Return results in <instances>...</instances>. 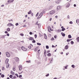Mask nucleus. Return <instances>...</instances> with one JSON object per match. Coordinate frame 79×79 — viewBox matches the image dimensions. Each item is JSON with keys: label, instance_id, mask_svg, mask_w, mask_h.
<instances>
[{"label": "nucleus", "instance_id": "nucleus-64", "mask_svg": "<svg viewBox=\"0 0 79 79\" xmlns=\"http://www.w3.org/2000/svg\"><path fill=\"white\" fill-rule=\"evenodd\" d=\"M25 18H27V15H26L25 16Z\"/></svg>", "mask_w": 79, "mask_h": 79}, {"label": "nucleus", "instance_id": "nucleus-20", "mask_svg": "<svg viewBox=\"0 0 79 79\" xmlns=\"http://www.w3.org/2000/svg\"><path fill=\"white\" fill-rule=\"evenodd\" d=\"M31 13L32 12H31V10H30L28 12V15H30V14H31Z\"/></svg>", "mask_w": 79, "mask_h": 79}, {"label": "nucleus", "instance_id": "nucleus-56", "mask_svg": "<svg viewBox=\"0 0 79 79\" xmlns=\"http://www.w3.org/2000/svg\"><path fill=\"white\" fill-rule=\"evenodd\" d=\"M60 53L61 55H63V52H61Z\"/></svg>", "mask_w": 79, "mask_h": 79}, {"label": "nucleus", "instance_id": "nucleus-44", "mask_svg": "<svg viewBox=\"0 0 79 79\" xmlns=\"http://www.w3.org/2000/svg\"><path fill=\"white\" fill-rule=\"evenodd\" d=\"M54 37L55 39H56V38L57 37V35H55L54 36Z\"/></svg>", "mask_w": 79, "mask_h": 79}, {"label": "nucleus", "instance_id": "nucleus-13", "mask_svg": "<svg viewBox=\"0 0 79 79\" xmlns=\"http://www.w3.org/2000/svg\"><path fill=\"white\" fill-rule=\"evenodd\" d=\"M5 63L6 64H8V59H6L5 61Z\"/></svg>", "mask_w": 79, "mask_h": 79}, {"label": "nucleus", "instance_id": "nucleus-38", "mask_svg": "<svg viewBox=\"0 0 79 79\" xmlns=\"http://www.w3.org/2000/svg\"><path fill=\"white\" fill-rule=\"evenodd\" d=\"M14 0H10V3H11L12 2H14Z\"/></svg>", "mask_w": 79, "mask_h": 79}, {"label": "nucleus", "instance_id": "nucleus-40", "mask_svg": "<svg viewBox=\"0 0 79 79\" xmlns=\"http://www.w3.org/2000/svg\"><path fill=\"white\" fill-rule=\"evenodd\" d=\"M63 70L64 71L65 70V66H64L63 68Z\"/></svg>", "mask_w": 79, "mask_h": 79}, {"label": "nucleus", "instance_id": "nucleus-49", "mask_svg": "<svg viewBox=\"0 0 79 79\" xmlns=\"http://www.w3.org/2000/svg\"><path fill=\"white\" fill-rule=\"evenodd\" d=\"M35 40H33L32 41V43H35Z\"/></svg>", "mask_w": 79, "mask_h": 79}, {"label": "nucleus", "instance_id": "nucleus-12", "mask_svg": "<svg viewBox=\"0 0 79 79\" xmlns=\"http://www.w3.org/2000/svg\"><path fill=\"white\" fill-rule=\"evenodd\" d=\"M19 70L20 71H21V69H22V66H19Z\"/></svg>", "mask_w": 79, "mask_h": 79}, {"label": "nucleus", "instance_id": "nucleus-36", "mask_svg": "<svg viewBox=\"0 0 79 79\" xmlns=\"http://www.w3.org/2000/svg\"><path fill=\"white\" fill-rule=\"evenodd\" d=\"M20 35H21V36H22V37H23V36H24V34L21 33L20 34Z\"/></svg>", "mask_w": 79, "mask_h": 79}, {"label": "nucleus", "instance_id": "nucleus-11", "mask_svg": "<svg viewBox=\"0 0 79 79\" xmlns=\"http://www.w3.org/2000/svg\"><path fill=\"white\" fill-rule=\"evenodd\" d=\"M65 49L66 50H67V49H68V46H65Z\"/></svg>", "mask_w": 79, "mask_h": 79}, {"label": "nucleus", "instance_id": "nucleus-5", "mask_svg": "<svg viewBox=\"0 0 79 79\" xmlns=\"http://www.w3.org/2000/svg\"><path fill=\"white\" fill-rule=\"evenodd\" d=\"M22 49L23 51H24V52H26L27 51V48H24V47H22Z\"/></svg>", "mask_w": 79, "mask_h": 79}, {"label": "nucleus", "instance_id": "nucleus-54", "mask_svg": "<svg viewBox=\"0 0 79 79\" xmlns=\"http://www.w3.org/2000/svg\"><path fill=\"white\" fill-rule=\"evenodd\" d=\"M35 39H36V38H37V35H35Z\"/></svg>", "mask_w": 79, "mask_h": 79}, {"label": "nucleus", "instance_id": "nucleus-31", "mask_svg": "<svg viewBox=\"0 0 79 79\" xmlns=\"http://www.w3.org/2000/svg\"><path fill=\"white\" fill-rule=\"evenodd\" d=\"M46 48L47 49H48V48H49V47H48V46H46Z\"/></svg>", "mask_w": 79, "mask_h": 79}, {"label": "nucleus", "instance_id": "nucleus-30", "mask_svg": "<svg viewBox=\"0 0 79 79\" xmlns=\"http://www.w3.org/2000/svg\"><path fill=\"white\" fill-rule=\"evenodd\" d=\"M1 77H2L3 78V77H5V75L4 74H2L1 75Z\"/></svg>", "mask_w": 79, "mask_h": 79}, {"label": "nucleus", "instance_id": "nucleus-7", "mask_svg": "<svg viewBox=\"0 0 79 79\" xmlns=\"http://www.w3.org/2000/svg\"><path fill=\"white\" fill-rule=\"evenodd\" d=\"M15 60L16 62H18V61H19V59L18 57H15Z\"/></svg>", "mask_w": 79, "mask_h": 79}, {"label": "nucleus", "instance_id": "nucleus-16", "mask_svg": "<svg viewBox=\"0 0 79 79\" xmlns=\"http://www.w3.org/2000/svg\"><path fill=\"white\" fill-rule=\"evenodd\" d=\"M10 66V65L8 64H6V67L7 68H8V67H9V66Z\"/></svg>", "mask_w": 79, "mask_h": 79}, {"label": "nucleus", "instance_id": "nucleus-14", "mask_svg": "<svg viewBox=\"0 0 79 79\" xmlns=\"http://www.w3.org/2000/svg\"><path fill=\"white\" fill-rule=\"evenodd\" d=\"M61 35H62V36L63 37H64V36H65V34H64V33H63L61 32Z\"/></svg>", "mask_w": 79, "mask_h": 79}, {"label": "nucleus", "instance_id": "nucleus-59", "mask_svg": "<svg viewBox=\"0 0 79 79\" xmlns=\"http://www.w3.org/2000/svg\"><path fill=\"white\" fill-rule=\"evenodd\" d=\"M55 17L56 18H58V16L56 15L55 16Z\"/></svg>", "mask_w": 79, "mask_h": 79}, {"label": "nucleus", "instance_id": "nucleus-63", "mask_svg": "<svg viewBox=\"0 0 79 79\" xmlns=\"http://www.w3.org/2000/svg\"><path fill=\"white\" fill-rule=\"evenodd\" d=\"M74 7H76V5L74 4Z\"/></svg>", "mask_w": 79, "mask_h": 79}, {"label": "nucleus", "instance_id": "nucleus-27", "mask_svg": "<svg viewBox=\"0 0 79 79\" xmlns=\"http://www.w3.org/2000/svg\"><path fill=\"white\" fill-rule=\"evenodd\" d=\"M56 2V3H57V4H59L60 3V2L59 1H57Z\"/></svg>", "mask_w": 79, "mask_h": 79}, {"label": "nucleus", "instance_id": "nucleus-32", "mask_svg": "<svg viewBox=\"0 0 79 79\" xmlns=\"http://www.w3.org/2000/svg\"><path fill=\"white\" fill-rule=\"evenodd\" d=\"M71 44L72 45H73V44H74V42H73V41H71Z\"/></svg>", "mask_w": 79, "mask_h": 79}, {"label": "nucleus", "instance_id": "nucleus-2", "mask_svg": "<svg viewBox=\"0 0 79 79\" xmlns=\"http://www.w3.org/2000/svg\"><path fill=\"white\" fill-rule=\"evenodd\" d=\"M61 9V6H57L56 8L57 11H59Z\"/></svg>", "mask_w": 79, "mask_h": 79}, {"label": "nucleus", "instance_id": "nucleus-34", "mask_svg": "<svg viewBox=\"0 0 79 79\" xmlns=\"http://www.w3.org/2000/svg\"><path fill=\"white\" fill-rule=\"evenodd\" d=\"M9 77L10 78H12V77H13V75H10Z\"/></svg>", "mask_w": 79, "mask_h": 79}, {"label": "nucleus", "instance_id": "nucleus-29", "mask_svg": "<svg viewBox=\"0 0 79 79\" xmlns=\"http://www.w3.org/2000/svg\"><path fill=\"white\" fill-rule=\"evenodd\" d=\"M71 67L73 68H75V66L73 64V65H72Z\"/></svg>", "mask_w": 79, "mask_h": 79}, {"label": "nucleus", "instance_id": "nucleus-62", "mask_svg": "<svg viewBox=\"0 0 79 79\" xmlns=\"http://www.w3.org/2000/svg\"><path fill=\"white\" fill-rule=\"evenodd\" d=\"M50 50H48L47 51V53H50Z\"/></svg>", "mask_w": 79, "mask_h": 79}, {"label": "nucleus", "instance_id": "nucleus-23", "mask_svg": "<svg viewBox=\"0 0 79 79\" xmlns=\"http://www.w3.org/2000/svg\"><path fill=\"white\" fill-rule=\"evenodd\" d=\"M5 36H6V35H3L2 36H1V38H5Z\"/></svg>", "mask_w": 79, "mask_h": 79}, {"label": "nucleus", "instance_id": "nucleus-47", "mask_svg": "<svg viewBox=\"0 0 79 79\" xmlns=\"http://www.w3.org/2000/svg\"><path fill=\"white\" fill-rule=\"evenodd\" d=\"M22 77V75H19V78H20L21 77Z\"/></svg>", "mask_w": 79, "mask_h": 79}, {"label": "nucleus", "instance_id": "nucleus-60", "mask_svg": "<svg viewBox=\"0 0 79 79\" xmlns=\"http://www.w3.org/2000/svg\"><path fill=\"white\" fill-rule=\"evenodd\" d=\"M68 54H69V52L66 53V56H67V55H68Z\"/></svg>", "mask_w": 79, "mask_h": 79}, {"label": "nucleus", "instance_id": "nucleus-37", "mask_svg": "<svg viewBox=\"0 0 79 79\" xmlns=\"http://www.w3.org/2000/svg\"><path fill=\"white\" fill-rule=\"evenodd\" d=\"M70 39H68L67 40V42H70Z\"/></svg>", "mask_w": 79, "mask_h": 79}, {"label": "nucleus", "instance_id": "nucleus-19", "mask_svg": "<svg viewBox=\"0 0 79 79\" xmlns=\"http://www.w3.org/2000/svg\"><path fill=\"white\" fill-rule=\"evenodd\" d=\"M38 50V47H37L35 49V52H37Z\"/></svg>", "mask_w": 79, "mask_h": 79}, {"label": "nucleus", "instance_id": "nucleus-22", "mask_svg": "<svg viewBox=\"0 0 79 79\" xmlns=\"http://www.w3.org/2000/svg\"><path fill=\"white\" fill-rule=\"evenodd\" d=\"M29 40H34V38L32 37H31L29 39Z\"/></svg>", "mask_w": 79, "mask_h": 79}, {"label": "nucleus", "instance_id": "nucleus-15", "mask_svg": "<svg viewBox=\"0 0 79 79\" xmlns=\"http://www.w3.org/2000/svg\"><path fill=\"white\" fill-rule=\"evenodd\" d=\"M11 74H13V75H14L15 74V72H13V71H11L10 72Z\"/></svg>", "mask_w": 79, "mask_h": 79}, {"label": "nucleus", "instance_id": "nucleus-4", "mask_svg": "<svg viewBox=\"0 0 79 79\" xmlns=\"http://www.w3.org/2000/svg\"><path fill=\"white\" fill-rule=\"evenodd\" d=\"M6 56H7V57H10V53H9V52H6Z\"/></svg>", "mask_w": 79, "mask_h": 79}, {"label": "nucleus", "instance_id": "nucleus-50", "mask_svg": "<svg viewBox=\"0 0 79 79\" xmlns=\"http://www.w3.org/2000/svg\"><path fill=\"white\" fill-rule=\"evenodd\" d=\"M49 29H50V31H53V29H52L50 27Z\"/></svg>", "mask_w": 79, "mask_h": 79}, {"label": "nucleus", "instance_id": "nucleus-21", "mask_svg": "<svg viewBox=\"0 0 79 79\" xmlns=\"http://www.w3.org/2000/svg\"><path fill=\"white\" fill-rule=\"evenodd\" d=\"M77 42H79V37H78L77 38Z\"/></svg>", "mask_w": 79, "mask_h": 79}, {"label": "nucleus", "instance_id": "nucleus-8", "mask_svg": "<svg viewBox=\"0 0 79 79\" xmlns=\"http://www.w3.org/2000/svg\"><path fill=\"white\" fill-rule=\"evenodd\" d=\"M7 26H14L13 24L12 23H9L7 25Z\"/></svg>", "mask_w": 79, "mask_h": 79}, {"label": "nucleus", "instance_id": "nucleus-17", "mask_svg": "<svg viewBox=\"0 0 79 79\" xmlns=\"http://www.w3.org/2000/svg\"><path fill=\"white\" fill-rule=\"evenodd\" d=\"M72 37V36H71V35H68V38H69V39H71V38Z\"/></svg>", "mask_w": 79, "mask_h": 79}, {"label": "nucleus", "instance_id": "nucleus-39", "mask_svg": "<svg viewBox=\"0 0 79 79\" xmlns=\"http://www.w3.org/2000/svg\"><path fill=\"white\" fill-rule=\"evenodd\" d=\"M5 68H4V67H2V70L4 71V70H5Z\"/></svg>", "mask_w": 79, "mask_h": 79}, {"label": "nucleus", "instance_id": "nucleus-58", "mask_svg": "<svg viewBox=\"0 0 79 79\" xmlns=\"http://www.w3.org/2000/svg\"><path fill=\"white\" fill-rule=\"evenodd\" d=\"M7 36H9L10 34H9V33L7 34Z\"/></svg>", "mask_w": 79, "mask_h": 79}, {"label": "nucleus", "instance_id": "nucleus-1", "mask_svg": "<svg viewBox=\"0 0 79 79\" xmlns=\"http://www.w3.org/2000/svg\"><path fill=\"white\" fill-rule=\"evenodd\" d=\"M55 13H56V11H55V10H53L49 11L48 12V15H49V16H52L53 15H54V14H55Z\"/></svg>", "mask_w": 79, "mask_h": 79}, {"label": "nucleus", "instance_id": "nucleus-52", "mask_svg": "<svg viewBox=\"0 0 79 79\" xmlns=\"http://www.w3.org/2000/svg\"><path fill=\"white\" fill-rule=\"evenodd\" d=\"M29 34L30 35H32V32H29Z\"/></svg>", "mask_w": 79, "mask_h": 79}, {"label": "nucleus", "instance_id": "nucleus-45", "mask_svg": "<svg viewBox=\"0 0 79 79\" xmlns=\"http://www.w3.org/2000/svg\"><path fill=\"white\" fill-rule=\"evenodd\" d=\"M38 15H39V12H38L36 15V17H37V16H38Z\"/></svg>", "mask_w": 79, "mask_h": 79}, {"label": "nucleus", "instance_id": "nucleus-3", "mask_svg": "<svg viewBox=\"0 0 79 79\" xmlns=\"http://www.w3.org/2000/svg\"><path fill=\"white\" fill-rule=\"evenodd\" d=\"M42 15H43V13L41 12L40 13V15L38 16L37 18V19H39L40 18H41V17L42 16Z\"/></svg>", "mask_w": 79, "mask_h": 79}, {"label": "nucleus", "instance_id": "nucleus-10", "mask_svg": "<svg viewBox=\"0 0 79 79\" xmlns=\"http://www.w3.org/2000/svg\"><path fill=\"white\" fill-rule=\"evenodd\" d=\"M61 32V30L60 29H58L57 31H56V32Z\"/></svg>", "mask_w": 79, "mask_h": 79}, {"label": "nucleus", "instance_id": "nucleus-61", "mask_svg": "<svg viewBox=\"0 0 79 79\" xmlns=\"http://www.w3.org/2000/svg\"><path fill=\"white\" fill-rule=\"evenodd\" d=\"M9 21H13V20L11 19V20H9Z\"/></svg>", "mask_w": 79, "mask_h": 79}, {"label": "nucleus", "instance_id": "nucleus-48", "mask_svg": "<svg viewBox=\"0 0 79 79\" xmlns=\"http://www.w3.org/2000/svg\"><path fill=\"white\" fill-rule=\"evenodd\" d=\"M48 76H49V74H48L46 75L45 76L46 77H48Z\"/></svg>", "mask_w": 79, "mask_h": 79}, {"label": "nucleus", "instance_id": "nucleus-51", "mask_svg": "<svg viewBox=\"0 0 79 79\" xmlns=\"http://www.w3.org/2000/svg\"><path fill=\"white\" fill-rule=\"evenodd\" d=\"M38 23V22H37L35 24L36 25H39V24Z\"/></svg>", "mask_w": 79, "mask_h": 79}, {"label": "nucleus", "instance_id": "nucleus-25", "mask_svg": "<svg viewBox=\"0 0 79 79\" xmlns=\"http://www.w3.org/2000/svg\"><path fill=\"white\" fill-rule=\"evenodd\" d=\"M69 66L68 65H66L65 67V68L66 69H68V67Z\"/></svg>", "mask_w": 79, "mask_h": 79}, {"label": "nucleus", "instance_id": "nucleus-42", "mask_svg": "<svg viewBox=\"0 0 79 79\" xmlns=\"http://www.w3.org/2000/svg\"><path fill=\"white\" fill-rule=\"evenodd\" d=\"M69 24H73V22L71 21L69 22Z\"/></svg>", "mask_w": 79, "mask_h": 79}, {"label": "nucleus", "instance_id": "nucleus-55", "mask_svg": "<svg viewBox=\"0 0 79 79\" xmlns=\"http://www.w3.org/2000/svg\"><path fill=\"white\" fill-rule=\"evenodd\" d=\"M28 48H30V49L31 48V46H28Z\"/></svg>", "mask_w": 79, "mask_h": 79}, {"label": "nucleus", "instance_id": "nucleus-28", "mask_svg": "<svg viewBox=\"0 0 79 79\" xmlns=\"http://www.w3.org/2000/svg\"><path fill=\"white\" fill-rule=\"evenodd\" d=\"M7 31H8V32H10V28H8L7 29Z\"/></svg>", "mask_w": 79, "mask_h": 79}, {"label": "nucleus", "instance_id": "nucleus-46", "mask_svg": "<svg viewBox=\"0 0 79 79\" xmlns=\"http://www.w3.org/2000/svg\"><path fill=\"white\" fill-rule=\"evenodd\" d=\"M55 39H54V38L52 37L51 39V40H54Z\"/></svg>", "mask_w": 79, "mask_h": 79}, {"label": "nucleus", "instance_id": "nucleus-18", "mask_svg": "<svg viewBox=\"0 0 79 79\" xmlns=\"http://www.w3.org/2000/svg\"><path fill=\"white\" fill-rule=\"evenodd\" d=\"M51 55H52L50 53H49L47 54V56H51Z\"/></svg>", "mask_w": 79, "mask_h": 79}, {"label": "nucleus", "instance_id": "nucleus-35", "mask_svg": "<svg viewBox=\"0 0 79 79\" xmlns=\"http://www.w3.org/2000/svg\"><path fill=\"white\" fill-rule=\"evenodd\" d=\"M65 28H63L62 29V31H65Z\"/></svg>", "mask_w": 79, "mask_h": 79}, {"label": "nucleus", "instance_id": "nucleus-53", "mask_svg": "<svg viewBox=\"0 0 79 79\" xmlns=\"http://www.w3.org/2000/svg\"><path fill=\"white\" fill-rule=\"evenodd\" d=\"M16 26H18L19 25V24L18 23H17L15 24Z\"/></svg>", "mask_w": 79, "mask_h": 79}, {"label": "nucleus", "instance_id": "nucleus-6", "mask_svg": "<svg viewBox=\"0 0 79 79\" xmlns=\"http://www.w3.org/2000/svg\"><path fill=\"white\" fill-rule=\"evenodd\" d=\"M70 6V3L69 2H67L66 4V8H69Z\"/></svg>", "mask_w": 79, "mask_h": 79}, {"label": "nucleus", "instance_id": "nucleus-41", "mask_svg": "<svg viewBox=\"0 0 79 79\" xmlns=\"http://www.w3.org/2000/svg\"><path fill=\"white\" fill-rule=\"evenodd\" d=\"M67 18L68 19H70V16H69V15H68L67 16Z\"/></svg>", "mask_w": 79, "mask_h": 79}, {"label": "nucleus", "instance_id": "nucleus-24", "mask_svg": "<svg viewBox=\"0 0 79 79\" xmlns=\"http://www.w3.org/2000/svg\"><path fill=\"white\" fill-rule=\"evenodd\" d=\"M44 39H47V35L45 34H44Z\"/></svg>", "mask_w": 79, "mask_h": 79}, {"label": "nucleus", "instance_id": "nucleus-26", "mask_svg": "<svg viewBox=\"0 0 79 79\" xmlns=\"http://www.w3.org/2000/svg\"><path fill=\"white\" fill-rule=\"evenodd\" d=\"M13 70L14 71H15L16 70V68L15 67H14L13 68Z\"/></svg>", "mask_w": 79, "mask_h": 79}, {"label": "nucleus", "instance_id": "nucleus-43", "mask_svg": "<svg viewBox=\"0 0 79 79\" xmlns=\"http://www.w3.org/2000/svg\"><path fill=\"white\" fill-rule=\"evenodd\" d=\"M15 76H17V77H18L19 76H18V74L16 73L15 74Z\"/></svg>", "mask_w": 79, "mask_h": 79}, {"label": "nucleus", "instance_id": "nucleus-57", "mask_svg": "<svg viewBox=\"0 0 79 79\" xmlns=\"http://www.w3.org/2000/svg\"><path fill=\"white\" fill-rule=\"evenodd\" d=\"M5 34H7V33H8V31H5Z\"/></svg>", "mask_w": 79, "mask_h": 79}, {"label": "nucleus", "instance_id": "nucleus-9", "mask_svg": "<svg viewBox=\"0 0 79 79\" xmlns=\"http://www.w3.org/2000/svg\"><path fill=\"white\" fill-rule=\"evenodd\" d=\"M76 22L77 24L79 23V19H77L76 20Z\"/></svg>", "mask_w": 79, "mask_h": 79}, {"label": "nucleus", "instance_id": "nucleus-33", "mask_svg": "<svg viewBox=\"0 0 79 79\" xmlns=\"http://www.w3.org/2000/svg\"><path fill=\"white\" fill-rule=\"evenodd\" d=\"M37 45H41V44L39 43H37Z\"/></svg>", "mask_w": 79, "mask_h": 79}]
</instances>
